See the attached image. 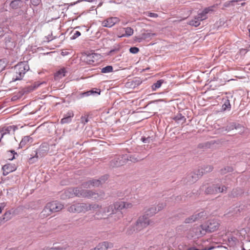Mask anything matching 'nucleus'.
Returning <instances> with one entry per match:
<instances>
[{
	"mask_svg": "<svg viewBox=\"0 0 250 250\" xmlns=\"http://www.w3.org/2000/svg\"><path fill=\"white\" fill-rule=\"evenodd\" d=\"M124 30L125 31V33L121 35L120 37H129L133 34V30L131 27L124 28Z\"/></svg>",
	"mask_w": 250,
	"mask_h": 250,
	"instance_id": "nucleus-33",
	"label": "nucleus"
},
{
	"mask_svg": "<svg viewBox=\"0 0 250 250\" xmlns=\"http://www.w3.org/2000/svg\"><path fill=\"white\" fill-rule=\"evenodd\" d=\"M5 48L12 49L16 46V42L9 36H6L4 39Z\"/></svg>",
	"mask_w": 250,
	"mask_h": 250,
	"instance_id": "nucleus-17",
	"label": "nucleus"
},
{
	"mask_svg": "<svg viewBox=\"0 0 250 250\" xmlns=\"http://www.w3.org/2000/svg\"><path fill=\"white\" fill-rule=\"evenodd\" d=\"M81 120L82 123L83 124V125H85L89 121L87 116H82L81 118Z\"/></svg>",
	"mask_w": 250,
	"mask_h": 250,
	"instance_id": "nucleus-50",
	"label": "nucleus"
},
{
	"mask_svg": "<svg viewBox=\"0 0 250 250\" xmlns=\"http://www.w3.org/2000/svg\"><path fill=\"white\" fill-rule=\"evenodd\" d=\"M101 180L92 179L83 183L82 184V186L84 188H91L93 187H98L101 185Z\"/></svg>",
	"mask_w": 250,
	"mask_h": 250,
	"instance_id": "nucleus-14",
	"label": "nucleus"
},
{
	"mask_svg": "<svg viewBox=\"0 0 250 250\" xmlns=\"http://www.w3.org/2000/svg\"><path fill=\"white\" fill-rule=\"evenodd\" d=\"M235 129H240L239 132H242L243 131L244 127L242 126L241 125L238 124H235L233 125Z\"/></svg>",
	"mask_w": 250,
	"mask_h": 250,
	"instance_id": "nucleus-48",
	"label": "nucleus"
},
{
	"mask_svg": "<svg viewBox=\"0 0 250 250\" xmlns=\"http://www.w3.org/2000/svg\"><path fill=\"white\" fill-rule=\"evenodd\" d=\"M203 175V169H198L197 171L190 172L186 177V182L189 184L197 181Z\"/></svg>",
	"mask_w": 250,
	"mask_h": 250,
	"instance_id": "nucleus-7",
	"label": "nucleus"
},
{
	"mask_svg": "<svg viewBox=\"0 0 250 250\" xmlns=\"http://www.w3.org/2000/svg\"><path fill=\"white\" fill-rule=\"evenodd\" d=\"M100 93V92H98L96 91H94L93 90H91L83 92H79L78 93H76L75 94V98L76 99L79 100L83 98L88 97L90 95H93L94 94L99 95Z\"/></svg>",
	"mask_w": 250,
	"mask_h": 250,
	"instance_id": "nucleus-15",
	"label": "nucleus"
},
{
	"mask_svg": "<svg viewBox=\"0 0 250 250\" xmlns=\"http://www.w3.org/2000/svg\"><path fill=\"white\" fill-rule=\"evenodd\" d=\"M207 232H212L218 229L220 224L216 219H212L208 221L204 224Z\"/></svg>",
	"mask_w": 250,
	"mask_h": 250,
	"instance_id": "nucleus-9",
	"label": "nucleus"
},
{
	"mask_svg": "<svg viewBox=\"0 0 250 250\" xmlns=\"http://www.w3.org/2000/svg\"><path fill=\"white\" fill-rule=\"evenodd\" d=\"M213 8L214 6H211L205 8L202 12L198 14V18H199L201 21L207 19L208 18L207 14L211 13L213 11Z\"/></svg>",
	"mask_w": 250,
	"mask_h": 250,
	"instance_id": "nucleus-13",
	"label": "nucleus"
},
{
	"mask_svg": "<svg viewBox=\"0 0 250 250\" xmlns=\"http://www.w3.org/2000/svg\"><path fill=\"white\" fill-rule=\"evenodd\" d=\"M232 171L233 168L232 167H227L221 169L220 170V173L221 174H226L227 172H231Z\"/></svg>",
	"mask_w": 250,
	"mask_h": 250,
	"instance_id": "nucleus-40",
	"label": "nucleus"
},
{
	"mask_svg": "<svg viewBox=\"0 0 250 250\" xmlns=\"http://www.w3.org/2000/svg\"><path fill=\"white\" fill-rule=\"evenodd\" d=\"M141 141L144 143H149L150 142H152L153 141V139L152 138V137H142L141 138Z\"/></svg>",
	"mask_w": 250,
	"mask_h": 250,
	"instance_id": "nucleus-42",
	"label": "nucleus"
},
{
	"mask_svg": "<svg viewBox=\"0 0 250 250\" xmlns=\"http://www.w3.org/2000/svg\"><path fill=\"white\" fill-rule=\"evenodd\" d=\"M29 69V65L25 62H22L16 65L13 70V81L21 80Z\"/></svg>",
	"mask_w": 250,
	"mask_h": 250,
	"instance_id": "nucleus-5",
	"label": "nucleus"
},
{
	"mask_svg": "<svg viewBox=\"0 0 250 250\" xmlns=\"http://www.w3.org/2000/svg\"><path fill=\"white\" fill-rule=\"evenodd\" d=\"M4 67V62L1 60H0V72H1Z\"/></svg>",
	"mask_w": 250,
	"mask_h": 250,
	"instance_id": "nucleus-57",
	"label": "nucleus"
},
{
	"mask_svg": "<svg viewBox=\"0 0 250 250\" xmlns=\"http://www.w3.org/2000/svg\"><path fill=\"white\" fill-rule=\"evenodd\" d=\"M166 206V204L163 203H159L158 205V211L162 210Z\"/></svg>",
	"mask_w": 250,
	"mask_h": 250,
	"instance_id": "nucleus-53",
	"label": "nucleus"
},
{
	"mask_svg": "<svg viewBox=\"0 0 250 250\" xmlns=\"http://www.w3.org/2000/svg\"><path fill=\"white\" fill-rule=\"evenodd\" d=\"M235 123H232L230 125H228L226 128H225V130L226 131H229L230 130H233V129H235V128L234 127V126L233 125V124H235Z\"/></svg>",
	"mask_w": 250,
	"mask_h": 250,
	"instance_id": "nucleus-51",
	"label": "nucleus"
},
{
	"mask_svg": "<svg viewBox=\"0 0 250 250\" xmlns=\"http://www.w3.org/2000/svg\"><path fill=\"white\" fill-rule=\"evenodd\" d=\"M113 244L107 242H104L99 244L94 249V250H107L108 248H112Z\"/></svg>",
	"mask_w": 250,
	"mask_h": 250,
	"instance_id": "nucleus-20",
	"label": "nucleus"
},
{
	"mask_svg": "<svg viewBox=\"0 0 250 250\" xmlns=\"http://www.w3.org/2000/svg\"><path fill=\"white\" fill-rule=\"evenodd\" d=\"M201 21L200 20V19L199 18H198V16H196L194 17L193 19L191 20L188 22V24L190 25L195 26V27H197L199 25H200Z\"/></svg>",
	"mask_w": 250,
	"mask_h": 250,
	"instance_id": "nucleus-26",
	"label": "nucleus"
},
{
	"mask_svg": "<svg viewBox=\"0 0 250 250\" xmlns=\"http://www.w3.org/2000/svg\"><path fill=\"white\" fill-rule=\"evenodd\" d=\"M108 178V176L107 175H105L103 176V177H102L101 178H100V179H98V180L102 181V183L101 184H101H103L104 183V182L107 180Z\"/></svg>",
	"mask_w": 250,
	"mask_h": 250,
	"instance_id": "nucleus-52",
	"label": "nucleus"
},
{
	"mask_svg": "<svg viewBox=\"0 0 250 250\" xmlns=\"http://www.w3.org/2000/svg\"><path fill=\"white\" fill-rule=\"evenodd\" d=\"M231 108V105L230 104L229 100L228 99H225L224 101V104L222 106V109L223 111H226L227 110H229Z\"/></svg>",
	"mask_w": 250,
	"mask_h": 250,
	"instance_id": "nucleus-31",
	"label": "nucleus"
},
{
	"mask_svg": "<svg viewBox=\"0 0 250 250\" xmlns=\"http://www.w3.org/2000/svg\"><path fill=\"white\" fill-rule=\"evenodd\" d=\"M77 213L86 212L88 211L87 204L81 203H76Z\"/></svg>",
	"mask_w": 250,
	"mask_h": 250,
	"instance_id": "nucleus-23",
	"label": "nucleus"
},
{
	"mask_svg": "<svg viewBox=\"0 0 250 250\" xmlns=\"http://www.w3.org/2000/svg\"><path fill=\"white\" fill-rule=\"evenodd\" d=\"M3 35V30L1 27H0V37Z\"/></svg>",
	"mask_w": 250,
	"mask_h": 250,
	"instance_id": "nucleus-61",
	"label": "nucleus"
},
{
	"mask_svg": "<svg viewBox=\"0 0 250 250\" xmlns=\"http://www.w3.org/2000/svg\"><path fill=\"white\" fill-rule=\"evenodd\" d=\"M66 70L65 68H61L58 70L55 74V79L56 80H59L65 75Z\"/></svg>",
	"mask_w": 250,
	"mask_h": 250,
	"instance_id": "nucleus-25",
	"label": "nucleus"
},
{
	"mask_svg": "<svg viewBox=\"0 0 250 250\" xmlns=\"http://www.w3.org/2000/svg\"><path fill=\"white\" fill-rule=\"evenodd\" d=\"M226 189L227 187L225 185H223L222 183H217L208 187L206 188L205 192L207 194H216L223 192Z\"/></svg>",
	"mask_w": 250,
	"mask_h": 250,
	"instance_id": "nucleus-6",
	"label": "nucleus"
},
{
	"mask_svg": "<svg viewBox=\"0 0 250 250\" xmlns=\"http://www.w3.org/2000/svg\"><path fill=\"white\" fill-rule=\"evenodd\" d=\"M153 34H152L151 33H144L142 35L143 36V38L144 39H147V38H150L152 35H153Z\"/></svg>",
	"mask_w": 250,
	"mask_h": 250,
	"instance_id": "nucleus-54",
	"label": "nucleus"
},
{
	"mask_svg": "<svg viewBox=\"0 0 250 250\" xmlns=\"http://www.w3.org/2000/svg\"><path fill=\"white\" fill-rule=\"evenodd\" d=\"M15 127L14 126H9L6 128L3 129L2 133L1 134V137L0 140H1L2 138L6 134H9L11 131H13V132L15 131Z\"/></svg>",
	"mask_w": 250,
	"mask_h": 250,
	"instance_id": "nucleus-30",
	"label": "nucleus"
},
{
	"mask_svg": "<svg viewBox=\"0 0 250 250\" xmlns=\"http://www.w3.org/2000/svg\"><path fill=\"white\" fill-rule=\"evenodd\" d=\"M148 16L151 17H157V15L156 14L152 13H150L149 14Z\"/></svg>",
	"mask_w": 250,
	"mask_h": 250,
	"instance_id": "nucleus-60",
	"label": "nucleus"
},
{
	"mask_svg": "<svg viewBox=\"0 0 250 250\" xmlns=\"http://www.w3.org/2000/svg\"><path fill=\"white\" fill-rule=\"evenodd\" d=\"M39 3V0H37V1L35 2V4H38Z\"/></svg>",
	"mask_w": 250,
	"mask_h": 250,
	"instance_id": "nucleus-62",
	"label": "nucleus"
},
{
	"mask_svg": "<svg viewBox=\"0 0 250 250\" xmlns=\"http://www.w3.org/2000/svg\"><path fill=\"white\" fill-rule=\"evenodd\" d=\"M16 210H17V209L13 210L12 211L11 210H8L7 211H6L3 215V217L2 218V220L5 222V221H7L10 220L12 217V213L14 214H17Z\"/></svg>",
	"mask_w": 250,
	"mask_h": 250,
	"instance_id": "nucleus-27",
	"label": "nucleus"
},
{
	"mask_svg": "<svg viewBox=\"0 0 250 250\" xmlns=\"http://www.w3.org/2000/svg\"><path fill=\"white\" fill-rule=\"evenodd\" d=\"M238 242L237 238L234 236L228 237V245L230 247H234Z\"/></svg>",
	"mask_w": 250,
	"mask_h": 250,
	"instance_id": "nucleus-29",
	"label": "nucleus"
},
{
	"mask_svg": "<svg viewBox=\"0 0 250 250\" xmlns=\"http://www.w3.org/2000/svg\"><path fill=\"white\" fill-rule=\"evenodd\" d=\"M76 204L72 205L68 208V210L70 212H77Z\"/></svg>",
	"mask_w": 250,
	"mask_h": 250,
	"instance_id": "nucleus-45",
	"label": "nucleus"
},
{
	"mask_svg": "<svg viewBox=\"0 0 250 250\" xmlns=\"http://www.w3.org/2000/svg\"><path fill=\"white\" fill-rule=\"evenodd\" d=\"M113 71V67L111 65H107L101 69V72L103 73H108Z\"/></svg>",
	"mask_w": 250,
	"mask_h": 250,
	"instance_id": "nucleus-39",
	"label": "nucleus"
},
{
	"mask_svg": "<svg viewBox=\"0 0 250 250\" xmlns=\"http://www.w3.org/2000/svg\"><path fill=\"white\" fill-rule=\"evenodd\" d=\"M129 51L132 54H136L139 51V49L137 47H132L130 48Z\"/></svg>",
	"mask_w": 250,
	"mask_h": 250,
	"instance_id": "nucleus-49",
	"label": "nucleus"
},
{
	"mask_svg": "<svg viewBox=\"0 0 250 250\" xmlns=\"http://www.w3.org/2000/svg\"><path fill=\"white\" fill-rule=\"evenodd\" d=\"M48 205L53 212H58L62 209L63 207L62 204L56 201L49 203Z\"/></svg>",
	"mask_w": 250,
	"mask_h": 250,
	"instance_id": "nucleus-16",
	"label": "nucleus"
},
{
	"mask_svg": "<svg viewBox=\"0 0 250 250\" xmlns=\"http://www.w3.org/2000/svg\"><path fill=\"white\" fill-rule=\"evenodd\" d=\"M196 217H193V215L187 218L185 220V223H191L192 222H194L196 221Z\"/></svg>",
	"mask_w": 250,
	"mask_h": 250,
	"instance_id": "nucleus-44",
	"label": "nucleus"
},
{
	"mask_svg": "<svg viewBox=\"0 0 250 250\" xmlns=\"http://www.w3.org/2000/svg\"><path fill=\"white\" fill-rule=\"evenodd\" d=\"M250 230V228L248 226L247 228H243L240 229L239 231V235L241 236L242 238H245L248 232Z\"/></svg>",
	"mask_w": 250,
	"mask_h": 250,
	"instance_id": "nucleus-36",
	"label": "nucleus"
},
{
	"mask_svg": "<svg viewBox=\"0 0 250 250\" xmlns=\"http://www.w3.org/2000/svg\"><path fill=\"white\" fill-rule=\"evenodd\" d=\"M213 167L211 166H204L200 169H203V174L209 172L212 170Z\"/></svg>",
	"mask_w": 250,
	"mask_h": 250,
	"instance_id": "nucleus-41",
	"label": "nucleus"
},
{
	"mask_svg": "<svg viewBox=\"0 0 250 250\" xmlns=\"http://www.w3.org/2000/svg\"><path fill=\"white\" fill-rule=\"evenodd\" d=\"M142 159H143V158H138L136 157L135 155L125 154L122 156H116L113 158L110 161V166L112 167H118L124 165L128 161L135 163Z\"/></svg>",
	"mask_w": 250,
	"mask_h": 250,
	"instance_id": "nucleus-3",
	"label": "nucleus"
},
{
	"mask_svg": "<svg viewBox=\"0 0 250 250\" xmlns=\"http://www.w3.org/2000/svg\"><path fill=\"white\" fill-rule=\"evenodd\" d=\"M65 194L68 198L74 196L84 197L93 200H101L105 196L104 192L102 190L95 192L92 190L83 189L82 187L69 188L65 191Z\"/></svg>",
	"mask_w": 250,
	"mask_h": 250,
	"instance_id": "nucleus-1",
	"label": "nucleus"
},
{
	"mask_svg": "<svg viewBox=\"0 0 250 250\" xmlns=\"http://www.w3.org/2000/svg\"><path fill=\"white\" fill-rule=\"evenodd\" d=\"M33 142L32 138L30 137L29 136H26L22 138L19 147L22 148L25 146L26 145H29Z\"/></svg>",
	"mask_w": 250,
	"mask_h": 250,
	"instance_id": "nucleus-21",
	"label": "nucleus"
},
{
	"mask_svg": "<svg viewBox=\"0 0 250 250\" xmlns=\"http://www.w3.org/2000/svg\"><path fill=\"white\" fill-rule=\"evenodd\" d=\"M174 120L179 124H183L185 122L186 119L181 114H178L175 117Z\"/></svg>",
	"mask_w": 250,
	"mask_h": 250,
	"instance_id": "nucleus-34",
	"label": "nucleus"
},
{
	"mask_svg": "<svg viewBox=\"0 0 250 250\" xmlns=\"http://www.w3.org/2000/svg\"><path fill=\"white\" fill-rule=\"evenodd\" d=\"M23 5V2L21 0H15L10 3V6L13 9H17Z\"/></svg>",
	"mask_w": 250,
	"mask_h": 250,
	"instance_id": "nucleus-28",
	"label": "nucleus"
},
{
	"mask_svg": "<svg viewBox=\"0 0 250 250\" xmlns=\"http://www.w3.org/2000/svg\"><path fill=\"white\" fill-rule=\"evenodd\" d=\"M192 232H195V236L197 238H199L207 233V229H206L205 225L203 224L199 227L192 228Z\"/></svg>",
	"mask_w": 250,
	"mask_h": 250,
	"instance_id": "nucleus-12",
	"label": "nucleus"
},
{
	"mask_svg": "<svg viewBox=\"0 0 250 250\" xmlns=\"http://www.w3.org/2000/svg\"><path fill=\"white\" fill-rule=\"evenodd\" d=\"M149 224V220L148 217L146 215L142 216H140L135 225L134 226L131 227L130 228H128L127 231V233L128 234L133 233L134 232H137L140 231L144 228L147 227Z\"/></svg>",
	"mask_w": 250,
	"mask_h": 250,
	"instance_id": "nucleus-4",
	"label": "nucleus"
},
{
	"mask_svg": "<svg viewBox=\"0 0 250 250\" xmlns=\"http://www.w3.org/2000/svg\"><path fill=\"white\" fill-rule=\"evenodd\" d=\"M249 37H250V28L249 29Z\"/></svg>",
	"mask_w": 250,
	"mask_h": 250,
	"instance_id": "nucleus-64",
	"label": "nucleus"
},
{
	"mask_svg": "<svg viewBox=\"0 0 250 250\" xmlns=\"http://www.w3.org/2000/svg\"><path fill=\"white\" fill-rule=\"evenodd\" d=\"M88 211L93 210H96L97 209L101 208V206L96 204H87Z\"/></svg>",
	"mask_w": 250,
	"mask_h": 250,
	"instance_id": "nucleus-38",
	"label": "nucleus"
},
{
	"mask_svg": "<svg viewBox=\"0 0 250 250\" xmlns=\"http://www.w3.org/2000/svg\"><path fill=\"white\" fill-rule=\"evenodd\" d=\"M134 204L135 202L133 201L132 202H125L121 201L116 202L114 205L105 208L102 215L103 216V214L105 213H111L109 219L117 221L123 217V213L121 211V209L124 208H131Z\"/></svg>",
	"mask_w": 250,
	"mask_h": 250,
	"instance_id": "nucleus-2",
	"label": "nucleus"
},
{
	"mask_svg": "<svg viewBox=\"0 0 250 250\" xmlns=\"http://www.w3.org/2000/svg\"><path fill=\"white\" fill-rule=\"evenodd\" d=\"M4 207L5 204L4 203H0V213L2 212V210L3 209Z\"/></svg>",
	"mask_w": 250,
	"mask_h": 250,
	"instance_id": "nucleus-59",
	"label": "nucleus"
},
{
	"mask_svg": "<svg viewBox=\"0 0 250 250\" xmlns=\"http://www.w3.org/2000/svg\"><path fill=\"white\" fill-rule=\"evenodd\" d=\"M73 32H74L73 34L70 37V39L71 40H75V39H76L78 37H79L81 35V34L80 32L79 31H74Z\"/></svg>",
	"mask_w": 250,
	"mask_h": 250,
	"instance_id": "nucleus-46",
	"label": "nucleus"
},
{
	"mask_svg": "<svg viewBox=\"0 0 250 250\" xmlns=\"http://www.w3.org/2000/svg\"><path fill=\"white\" fill-rule=\"evenodd\" d=\"M53 212L49 207L48 204H46L41 213V217H46L51 214Z\"/></svg>",
	"mask_w": 250,
	"mask_h": 250,
	"instance_id": "nucleus-24",
	"label": "nucleus"
},
{
	"mask_svg": "<svg viewBox=\"0 0 250 250\" xmlns=\"http://www.w3.org/2000/svg\"><path fill=\"white\" fill-rule=\"evenodd\" d=\"M245 221L247 223V226L250 227V216L245 218Z\"/></svg>",
	"mask_w": 250,
	"mask_h": 250,
	"instance_id": "nucleus-56",
	"label": "nucleus"
},
{
	"mask_svg": "<svg viewBox=\"0 0 250 250\" xmlns=\"http://www.w3.org/2000/svg\"><path fill=\"white\" fill-rule=\"evenodd\" d=\"M211 249H212V248H209L208 250H207V249L200 250V249H196L194 247H191V248H189V249H188V250H209Z\"/></svg>",
	"mask_w": 250,
	"mask_h": 250,
	"instance_id": "nucleus-58",
	"label": "nucleus"
},
{
	"mask_svg": "<svg viewBox=\"0 0 250 250\" xmlns=\"http://www.w3.org/2000/svg\"><path fill=\"white\" fill-rule=\"evenodd\" d=\"M119 21L120 19L118 17H110L104 21L102 24L104 27L110 28Z\"/></svg>",
	"mask_w": 250,
	"mask_h": 250,
	"instance_id": "nucleus-10",
	"label": "nucleus"
},
{
	"mask_svg": "<svg viewBox=\"0 0 250 250\" xmlns=\"http://www.w3.org/2000/svg\"><path fill=\"white\" fill-rule=\"evenodd\" d=\"M39 158V157L38 156H37V155L36 154H35L34 156H33L32 157H30L29 159V163L32 164V163H35V162H36L38 160Z\"/></svg>",
	"mask_w": 250,
	"mask_h": 250,
	"instance_id": "nucleus-47",
	"label": "nucleus"
},
{
	"mask_svg": "<svg viewBox=\"0 0 250 250\" xmlns=\"http://www.w3.org/2000/svg\"><path fill=\"white\" fill-rule=\"evenodd\" d=\"M11 154L13 156L11 158H8V159L10 160H13V159H14L15 158V155H17V153L15 152L14 150L11 151Z\"/></svg>",
	"mask_w": 250,
	"mask_h": 250,
	"instance_id": "nucleus-55",
	"label": "nucleus"
},
{
	"mask_svg": "<svg viewBox=\"0 0 250 250\" xmlns=\"http://www.w3.org/2000/svg\"><path fill=\"white\" fill-rule=\"evenodd\" d=\"M74 116V113L72 111H68L63 116V118L61 120L62 124H68L71 122L72 118Z\"/></svg>",
	"mask_w": 250,
	"mask_h": 250,
	"instance_id": "nucleus-18",
	"label": "nucleus"
},
{
	"mask_svg": "<svg viewBox=\"0 0 250 250\" xmlns=\"http://www.w3.org/2000/svg\"><path fill=\"white\" fill-rule=\"evenodd\" d=\"M9 250H19L18 249H10Z\"/></svg>",
	"mask_w": 250,
	"mask_h": 250,
	"instance_id": "nucleus-63",
	"label": "nucleus"
},
{
	"mask_svg": "<svg viewBox=\"0 0 250 250\" xmlns=\"http://www.w3.org/2000/svg\"><path fill=\"white\" fill-rule=\"evenodd\" d=\"M49 150V146L47 143L42 144L37 149L35 154L40 157H42L46 155Z\"/></svg>",
	"mask_w": 250,
	"mask_h": 250,
	"instance_id": "nucleus-11",
	"label": "nucleus"
},
{
	"mask_svg": "<svg viewBox=\"0 0 250 250\" xmlns=\"http://www.w3.org/2000/svg\"><path fill=\"white\" fill-rule=\"evenodd\" d=\"M164 83V80L162 79L157 81L151 86L152 91H155L157 89L159 88L161 86L162 83Z\"/></svg>",
	"mask_w": 250,
	"mask_h": 250,
	"instance_id": "nucleus-32",
	"label": "nucleus"
},
{
	"mask_svg": "<svg viewBox=\"0 0 250 250\" xmlns=\"http://www.w3.org/2000/svg\"><path fill=\"white\" fill-rule=\"evenodd\" d=\"M187 237L188 239H191L193 237L197 238L195 235V232H192V229H190L187 234Z\"/></svg>",
	"mask_w": 250,
	"mask_h": 250,
	"instance_id": "nucleus-43",
	"label": "nucleus"
},
{
	"mask_svg": "<svg viewBox=\"0 0 250 250\" xmlns=\"http://www.w3.org/2000/svg\"><path fill=\"white\" fill-rule=\"evenodd\" d=\"M101 58V55L95 53H92L87 55L84 60L87 64L95 65L96 64L98 63Z\"/></svg>",
	"mask_w": 250,
	"mask_h": 250,
	"instance_id": "nucleus-8",
	"label": "nucleus"
},
{
	"mask_svg": "<svg viewBox=\"0 0 250 250\" xmlns=\"http://www.w3.org/2000/svg\"><path fill=\"white\" fill-rule=\"evenodd\" d=\"M206 216V213L204 211H201L199 213H195L193 214V217H196V221L204 219Z\"/></svg>",
	"mask_w": 250,
	"mask_h": 250,
	"instance_id": "nucleus-35",
	"label": "nucleus"
},
{
	"mask_svg": "<svg viewBox=\"0 0 250 250\" xmlns=\"http://www.w3.org/2000/svg\"><path fill=\"white\" fill-rule=\"evenodd\" d=\"M15 165L8 164L2 167L3 173L4 175H7L9 173L15 171L16 169Z\"/></svg>",
	"mask_w": 250,
	"mask_h": 250,
	"instance_id": "nucleus-19",
	"label": "nucleus"
},
{
	"mask_svg": "<svg viewBox=\"0 0 250 250\" xmlns=\"http://www.w3.org/2000/svg\"><path fill=\"white\" fill-rule=\"evenodd\" d=\"M158 211V209L155 207H152L146 211V216H152L156 213Z\"/></svg>",
	"mask_w": 250,
	"mask_h": 250,
	"instance_id": "nucleus-37",
	"label": "nucleus"
},
{
	"mask_svg": "<svg viewBox=\"0 0 250 250\" xmlns=\"http://www.w3.org/2000/svg\"><path fill=\"white\" fill-rule=\"evenodd\" d=\"M240 209L237 206L231 207L228 210H227L225 215L227 217H230L236 214L239 212Z\"/></svg>",
	"mask_w": 250,
	"mask_h": 250,
	"instance_id": "nucleus-22",
	"label": "nucleus"
}]
</instances>
